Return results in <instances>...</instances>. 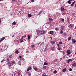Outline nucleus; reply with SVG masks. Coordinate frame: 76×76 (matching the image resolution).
I'll return each mask as SVG.
<instances>
[{"instance_id":"obj_3","label":"nucleus","mask_w":76,"mask_h":76,"mask_svg":"<svg viewBox=\"0 0 76 76\" xmlns=\"http://www.w3.org/2000/svg\"><path fill=\"white\" fill-rule=\"evenodd\" d=\"M67 54L66 55H69L70 54H71V53L70 52V50H67Z\"/></svg>"},{"instance_id":"obj_40","label":"nucleus","mask_w":76,"mask_h":76,"mask_svg":"<svg viewBox=\"0 0 76 76\" xmlns=\"http://www.w3.org/2000/svg\"><path fill=\"white\" fill-rule=\"evenodd\" d=\"M20 42H23V40H22V39H20Z\"/></svg>"},{"instance_id":"obj_44","label":"nucleus","mask_w":76,"mask_h":76,"mask_svg":"<svg viewBox=\"0 0 76 76\" xmlns=\"http://www.w3.org/2000/svg\"><path fill=\"white\" fill-rule=\"evenodd\" d=\"M69 71H72V68H70L69 69Z\"/></svg>"},{"instance_id":"obj_38","label":"nucleus","mask_w":76,"mask_h":76,"mask_svg":"<svg viewBox=\"0 0 76 76\" xmlns=\"http://www.w3.org/2000/svg\"><path fill=\"white\" fill-rule=\"evenodd\" d=\"M72 16H74V15H75V13H72Z\"/></svg>"},{"instance_id":"obj_35","label":"nucleus","mask_w":76,"mask_h":76,"mask_svg":"<svg viewBox=\"0 0 76 76\" xmlns=\"http://www.w3.org/2000/svg\"><path fill=\"white\" fill-rule=\"evenodd\" d=\"M61 49V48H60V47H59L58 48V50H60Z\"/></svg>"},{"instance_id":"obj_18","label":"nucleus","mask_w":76,"mask_h":76,"mask_svg":"<svg viewBox=\"0 0 76 76\" xmlns=\"http://www.w3.org/2000/svg\"><path fill=\"white\" fill-rule=\"evenodd\" d=\"M50 34H51L52 35V34H54V32H53V31H50L49 32Z\"/></svg>"},{"instance_id":"obj_12","label":"nucleus","mask_w":76,"mask_h":76,"mask_svg":"<svg viewBox=\"0 0 76 76\" xmlns=\"http://www.w3.org/2000/svg\"><path fill=\"white\" fill-rule=\"evenodd\" d=\"M73 26V25L72 24H70V25L68 26V28H72Z\"/></svg>"},{"instance_id":"obj_22","label":"nucleus","mask_w":76,"mask_h":76,"mask_svg":"<svg viewBox=\"0 0 76 76\" xmlns=\"http://www.w3.org/2000/svg\"><path fill=\"white\" fill-rule=\"evenodd\" d=\"M18 63L19 65H21V61H20L18 62Z\"/></svg>"},{"instance_id":"obj_46","label":"nucleus","mask_w":76,"mask_h":76,"mask_svg":"<svg viewBox=\"0 0 76 76\" xmlns=\"http://www.w3.org/2000/svg\"><path fill=\"white\" fill-rule=\"evenodd\" d=\"M61 21L62 22H64V19H63L62 20H61Z\"/></svg>"},{"instance_id":"obj_10","label":"nucleus","mask_w":76,"mask_h":76,"mask_svg":"<svg viewBox=\"0 0 76 76\" xmlns=\"http://www.w3.org/2000/svg\"><path fill=\"white\" fill-rule=\"evenodd\" d=\"M32 69V67H29L27 69V71H29V70H31Z\"/></svg>"},{"instance_id":"obj_48","label":"nucleus","mask_w":76,"mask_h":76,"mask_svg":"<svg viewBox=\"0 0 76 76\" xmlns=\"http://www.w3.org/2000/svg\"><path fill=\"white\" fill-rule=\"evenodd\" d=\"M28 76H31V73H28Z\"/></svg>"},{"instance_id":"obj_60","label":"nucleus","mask_w":76,"mask_h":76,"mask_svg":"<svg viewBox=\"0 0 76 76\" xmlns=\"http://www.w3.org/2000/svg\"><path fill=\"white\" fill-rule=\"evenodd\" d=\"M40 13H38V15H40Z\"/></svg>"},{"instance_id":"obj_43","label":"nucleus","mask_w":76,"mask_h":76,"mask_svg":"<svg viewBox=\"0 0 76 76\" xmlns=\"http://www.w3.org/2000/svg\"><path fill=\"white\" fill-rule=\"evenodd\" d=\"M68 3H69V4H71V2L70 1H68Z\"/></svg>"},{"instance_id":"obj_62","label":"nucleus","mask_w":76,"mask_h":76,"mask_svg":"<svg viewBox=\"0 0 76 76\" xmlns=\"http://www.w3.org/2000/svg\"><path fill=\"white\" fill-rule=\"evenodd\" d=\"M32 14H33V15H34V13L32 12Z\"/></svg>"},{"instance_id":"obj_20","label":"nucleus","mask_w":76,"mask_h":76,"mask_svg":"<svg viewBox=\"0 0 76 76\" xmlns=\"http://www.w3.org/2000/svg\"><path fill=\"white\" fill-rule=\"evenodd\" d=\"M66 71V68H64L62 70V72H64Z\"/></svg>"},{"instance_id":"obj_23","label":"nucleus","mask_w":76,"mask_h":76,"mask_svg":"<svg viewBox=\"0 0 76 76\" xmlns=\"http://www.w3.org/2000/svg\"><path fill=\"white\" fill-rule=\"evenodd\" d=\"M45 24L46 25H49L50 24V22L49 21H48Z\"/></svg>"},{"instance_id":"obj_27","label":"nucleus","mask_w":76,"mask_h":76,"mask_svg":"<svg viewBox=\"0 0 76 76\" xmlns=\"http://www.w3.org/2000/svg\"><path fill=\"white\" fill-rule=\"evenodd\" d=\"M13 25H16V22L15 21H14L13 23H12Z\"/></svg>"},{"instance_id":"obj_28","label":"nucleus","mask_w":76,"mask_h":76,"mask_svg":"<svg viewBox=\"0 0 76 76\" xmlns=\"http://www.w3.org/2000/svg\"><path fill=\"white\" fill-rule=\"evenodd\" d=\"M48 64L47 63V62H44V65H48Z\"/></svg>"},{"instance_id":"obj_15","label":"nucleus","mask_w":76,"mask_h":76,"mask_svg":"<svg viewBox=\"0 0 76 76\" xmlns=\"http://www.w3.org/2000/svg\"><path fill=\"white\" fill-rule=\"evenodd\" d=\"M49 20L50 21V22H52V21H53V19L51 18H49Z\"/></svg>"},{"instance_id":"obj_13","label":"nucleus","mask_w":76,"mask_h":76,"mask_svg":"<svg viewBox=\"0 0 76 76\" xmlns=\"http://www.w3.org/2000/svg\"><path fill=\"white\" fill-rule=\"evenodd\" d=\"M15 63V61H11V64H14Z\"/></svg>"},{"instance_id":"obj_26","label":"nucleus","mask_w":76,"mask_h":76,"mask_svg":"<svg viewBox=\"0 0 76 76\" xmlns=\"http://www.w3.org/2000/svg\"><path fill=\"white\" fill-rule=\"evenodd\" d=\"M15 53H16L17 54H18L19 53V51H18V50H16L15 52Z\"/></svg>"},{"instance_id":"obj_41","label":"nucleus","mask_w":76,"mask_h":76,"mask_svg":"<svg viewBox=\"0 0 76 76\" xmlns=\"http://www.w3.org/2000/svg\"><path fill=\"white\" fill-rule=\"evenodd\" d=\"M31 1L32 3H34V0H31Z\"/></svg>"},{"instance_id":"obj_17","label":"nucleus","mask_w":76,"mask_h":76,"mask_svg":"<svg viewBox=\"0 0 76 76\" xmlns=\"http://www.w3.org/2000/svg\"><path fill=\"white\" fill-rule=\"evenodd\" d=\"M59 29H60L58 27H56L55 28V30H56V31H58V30H59Z\"/></svg>"},{"instance_id":"obj_49","label":"nucleus","mask_w":76,"mask_h":76,"mask_svg":"<svg viewBox=\"0 0 76 76\" xmlns=\"http://www.w3.org/2000/svg\"><path fill=\"white\" fill-rule=\"evenodd\" d=\"M40 30H36V32H38Z\"/></svg>"},{"instance_id":"obj_45","label":"nucleus","mask_w":76,"mask_h":76,"mask_svg":"<svg viewBox=\"0 0 76 76\" xmlns=\"http://www.w3.org/2000/svg\"><path fill=\"white\" fill-rule=\"evenodd\" d=\"M22 60L23 61H24V60H25V59H24V58H22L20 60Z\"/></svg>"},{"instance_id":"obj_11","label":"nucleus","mask_w":76,"mask_h":76,"mask_svg":"<svg viewBox=\"0 0 76 76\" xmlns=\"http://www.w3.org/2000/svg\"><path fill=\"white\" fill-rule=\"evenodd\" d=\"M61 11H64V10H65V9L63 7H61Z\"/></svg>"},{"instance_id":"obj_52","label":"nucleus","mask_w":76,"mask_h":76,"mask_svg":"<svg viewBox=\"0 0 76 76\" xmlns=\"http://www.w3.org/2000/svg\"><path fill=\"white\" fill-rule=\"evenodd\" d=\"M12 66V65H11V64H10V65H8V66L9 67H10V66Z\"/></svg>"},{"instance_id":"obj_42","label":"nucleus","mask_w":76,"mask_h":76,"mask_svg":"<svg viewBox=\"0 0 76 76\" xmlns=\"http://www.w3.org/2000/svg\"><path fill=\"white\" fill-rule=\"evenodd\" d=\"M4 61V59H3L1 61V63H3V61Z\"/></svg>"},{"instance_id":"obj_34","label":"nucleus","mask_w":76,"mask_h":76,"mask_svg":"<svg viewBox=\"0 0 76 76\" xmlns=\"http://www.w3.org/2000/svg\"><path fill=\"white\" fill-rule=\"evenodd\" d=\"M10 64H11V63H10V62H8L7 63V65H9Z\"/></svg>"},{"instance_id":"obj_37","label":"nucleus","mask_w":76,"mask_h":76,"mask_svg":"<svg viewBox=\"0 0 76 76\" xmlns=\"http://www.w3.org/2000/svg\"><path fill=\"white\" fill-rule=\"evenodd\" d=\"M57 59H55L54 60V62H57Z\"/></svg>"},{"instance_id":"obj_7","label":"nucleus","mask_w":76,"mask_h":76,"mask_svg":"<svg viewBox=\"0 0 76 76\" xmlns=\"http://www.w3.org/2000/svg\"><path fill=\"white\" fill-rule=\"evenodd\" d=\"M55 48H56V47H55V46L52 47L51 48V50H52V51H54L55 50Z\"/></svg>"},{"instance_id":"obj_57","label":"nucleus","mask_w":76,"mask_h":76,"mask_svg":"<svg viewBox=\"0 0 76 76\" xmlns=\"http://www.w3.org/2000/svg\"><path fill=\"white\" fill-rule=\"evenodd\" d=\"M23 36H22V37H21V39H23Z\"/></svg>"},{"instance_id":"obj_5","label":"nucleus","mask_w":76,"mask_h":76,"mask_svg":"<svg viewBox=\"0 0 76 76\" xmlns=\"http://www.w3.org/2000/svg\"><path fill=\"white\" fill-rule=\"evenodd\" d=\"M76 66V63L75 62H74L72 63V67H75Z\"/></svg>"},{"instance_id":"obj_24","label":"nucleus","mask_w":76,"mask_h":76,"mask_svg":"<svg viewBox=\"0 0 76 76\" xmlns=\"http://www.w3.org/2000/svg\"><path fill=\"white\" fill-rule=\"evenodd\" d=\"M72 39V37H70L69 38H68V41H70V40H71V39Z\"/></svg>"},{"instance_id":"obj_64","label":"nucleus","mask_w":76,"mask_h":76,"mask_svg":"<svg viewBox=\"0 0 76 76\" xmlns=\"http://www.w3.org/2000/svg\"><path fill=\"white\" fill-rule=\"evenodd\" d=\"M75 7L76 8V5L75 6Z\"/></svg>"},{"instance_id":"obj_25","label":"nucleus","mask_w":76,"mask_h":76,"mask_svg":"<svg viewBox=\"0 0 76 76\" xmlns=\"http://www.w3.org/2000/svg\"><path fill=\"white\" fill-rule=\"evenodd\" d=\"M28 18H31V14H29L28 15Z\"/></svg>"},{"instance_id":"obj_33","label":"nucleus","mask_w":76,"mask_h":76,"mask_svg":"<svg viewBox=\"0 0 76 76\" xmlns=\"http://www.w3.org/2000/svg\"><path fill=\"white\" fill-rule=\"evenodd\" d=\"M62 43H63V42L61 41L59 42V44H62Z\"/></svg>"},{"instance_id":"obj_31","label":"nucleus","mask_w":76,"mask_h":76,"mask_svg":"<svg viewBox=\"0 0 76 76\" xmlns=\"http://www.w3.org/2000/svg\"><path fill=\"white\" fill-rule=\"evenodd\" d=\"M63 31L62 30H61L60 31V34H63Z\"/></svg>"},{"instance_id":"obj_50","label":"nucleus","mask_w":76,"mask_h":76,"mask_svg":"<svg viewBox=\"0 0 76 76\" xmlns=\"http://www.w3.org/2000/svg\"><path fill=\"white\" fill-rule=\"evenodd\" d=\"M57 45L58 47H59L60 46V45H59V44H57Z\"/></svg>"},{"instance_id":"obj_14","label":"nucleus","mask_w":76,"mask_h":76,"mask_svg":"<svg viewBox=\"0 0 76 76\" xmlns=\"http://www.w3.org/2000/svg\"><path fill=\"white\" fill-rule=\"evenodd\" d=\"M72 61V59H68L67 60V63H69L70 61Z\"/></svg>"},{"instance_id":"obj_56","label":"nucleus","mask_w":76,"mask_h":76,"mask_svg":"<svg viewBox=\"0 0 76 76\" xmlns=\"http://www.w3.org/2000/svg\"><path fill=\"white\" fill-rule=\"evenodd\" d=\"M22 58V56H19V58Z\"/></svg>"},{"instance_id":"obj_59","label":"nucleus","mask_w":76,"mask_h":76,"mask_svg":"<svg viewBox=\"0 0 76 76\" xmlns=\"http://www.w3.org/2000/svg\"><path fill=\"white\" fill-rule=\"evenodd\" d=\"M1 19L0 18V23H1Z\"/></svg>"},{"instance_id":"obj_39","label":"nucleus","mask_w":76,"mask_h":76,"mask_svg":"<svg viewBox=\"0 0 76 76\" xmlns=\"http://www.w3.org/2000/svg\"><path fill=\"white\" fill-rule=\"evenodd\" d=\"M42 76H47V75H44V74H42Z\"/></svg>"},{"instance_id":"obj_16","label":"nucleus","mask_w":76,"mask_h":76,"mask_svg":"<svg viewBox=\"0 0 76 76\" xmlns=\"http://www.w3.org/2000/svg\"><path fill=\"white\" fill-rule=\"evenodd\" d=\"M75 1L72 3V4L71 5V6H73V5H74V4H75Z\"/></svg>"},{"instance_id":"obj_32","label":"nucleus","mask_w":76,"mask_h":76,"mask_svg":"<svg viewBox=\"0 0 76 76\" xmlns=\"http://www.w3.org/2000/svg\"><path fill=\"white\" fill-rule=\"evenodd\" d=\"M34 47H35V45H31V48H34Z\"/></svg>"},{"instance_id":"obj_4","label":"nucleus","mask_w":76,"mask_h":76,"mask_svg":"<svg viewBox=\"0 0 76 76\" xmlns=\"http://www.w3.org/2000/svg\"><path fill=\"white\" fill-rule=\"evenodd\" d=\"M50 44H51L52 45H54V44H55V41H51L50 42Z\"/></svg>"},{"instance_id":"obj_36","label":"nucleus","mask_w":76,"mask_h":76,"mask_svg":"<svg viewBox=\"0 0 76 76\" xmlns=\"http://www.w3.org/2000/svg\"><path fill=\"white\" fill-rule=\"evenodd\" d=\"M6 60V61H9V60H9V58H7V59Z\"/></svg>"},{"instance_id":"obj_8","label":"nucleus","mask_w":76,"mask_h":76,"mask_svg":"<svg viewBox=\"0 0 76 76\" xmlns=\"http://www.w3.org/2000/svg\"><path fill=\"white\" fill-rule=\"evenodd\" d=\"M5 38H6V37H4L2 38L1 39V40H0V42H1V41H3L4 39H5Z\"/></svg>"},{"instance_id":"obj_63","label":"nucleus","mask_w":76,"mask_h":76,"mask_svg":"<svg viewBox=\"0 0 76 76\" xmlns=\"http://www.w3.org/2000/svg\"><path fill=\"white\" fill-rule=\"evenodd\" d=\"M12 37L13 38V37H14V35L12 36Z\"/></svg>"},{"instance_id":"obj_1","label":"nucleus","mask_w":76,"mask_h":76,"mask_svg":"<svg viewBox=\"0 0 76 76\" xmlns=\"http://www.w3.org/2000/svg\"><path fill=\"white\" fill-rule=\"evenodd\" d=\"M72 43H73V44H74V43H76V40L74 39H72Z\"/></svg>"},{"instance_id":"obj_21","label":"nucleus","mask_w":76,"mask_h":76,"mask_svg":"<svg viewBox=\"0 0 76 76\" xmlns=\"http://www.w3.org/2000/svg\"><path fill=\"white\" fill-rule=\"evenodd\" d=\"M12 55L11 54H10L9 55L8 58H10L11 57H12Z\"/></svg>"},{"instance_id":"obj_51","label":"nucleus","mask_w":76,"mask_h":76,"mask_svg":"<svg viewBox=\"0 0 76 76\" xmlns=\"http://www.w3.org/2000/svg\"><path fill=\"white\" fill-rule=\"evenodd\" d=\"M34 69L35 70H37V68H34Z\"/></svg>"},{"instance_id":"obj_47","label":"nucleus","mask_w":76,"mask_h":76,"mask_svg":"<svg viewBox=\"0 0 76 76\" xmlns=\"http://www.w3.org/2000/svg\"><path fill=\"white\" fill-rule=\"evenodd\" d=\"M62 15H63V16H64V15H65V13L63 12L62 14Z\"/></svg>"},{"instance_id":"obj_6","label":"nucleus","mask_w":76,"mask_h":76,"mask_svg":"<svg viewBox=\"0 0 76 76\" xmlns=\"http://www.w3.org/2000/svg\"><path fill=\"white\" fill-rule=\"evenodd\" d=\"M61 28L63 31L64 29V28H65V27L64 26H63V25H62L61 26Z\"/></svg>"},{"instance_id":"obj_30","label":"nucleus","mask_w":76,"mask_h":76,"mask_svg":"<svg viewBox=\"0 0 76 76\" xmlns=\"http://www.w3.org/2000/svg\"><path fill=\"white\" fill-rule=\"evenodd\" d=\"M30 38H31V36H29V35H28V39H29H29H30Z\"/></svg>"},{"instance_id":"obj_19","label":"nucleus","mask_w":76,"mask_h":76,"mask_svg":"<svg viewBox=\"0 0 76 76\" xmlns=\"http://www.w3.org/2000/svg\"><path fill=\"white\" fill-rule=\"evenodd\" d=\"M40 32H41V31H39L37 32V35H39V34H41V33Z\"/></svg>"},{"instance_id":"obj_61","label":"nucleus","mask_w":76,"mask_h":76,"mask_svg":"<svg viewBox=\"0 0 76 76\" xmlns=\"http://www.w3.org/2000/svg\"><path fill=\"white\" fill-rule=\"evenodd\" d=\"M15 0H12V1H13H13H15Z\"/></svg>"},{"instance_id":"obj_9","label":"nucleus","mask_w":76,"mask_h":76,"mask_svg":"<svg viewBox=\"0 0 76 76\" xmlns=\"http://www.w3.org/2000/svg\"><path fill=\"white\" fill-rule=\"evenodd\" d=\"M18 5H20V4L22 3V2L20 0H18Z\"/></svg>"},{"instance_id":"obj_29","label":"nucleus","mask_w":76,"mask_h":76,"mask_svg":"<svg viewBox=\"0 0 76 76\" xmlns=\"http://www.w3.org/2000/svg\"><path fill=\"white\" fill-rule=\"evenodd\" d=\"M54 73H55V74H57V70H55L54 71Z\"/></svg>"},{"instance_id":"obj_55","label":"nucleus","mask_w":76,"mask_h":76,"mask_svg":"<svg viewBox=\"0 0 76 76\" xmlns=\"http://www.w3.org/2000/svg\"><path fill=\"white\" fill-rule=\"evenodd\" d=\"M42 11H40V12H39V13H40V14H41V13H42Z\"/></svg>"},{"instance_id":"obj_58","label":"nucleus","mask_w":76,"mask_h":76,"mask_svg":"<svg viewBox=\"0 0 76 76\" xmlns=\"http://www.w3.org/2000/svg\"><path fill=\"white\" fill-rule=\"evenodd\" d=\"M46 50H44V53H45V52H46Z\"/></svg>"},{"instance_id":"obj_54","label":"nucleus","mask_w":76,"mask_h":76,"mask_svg":"<svg viewBox=\"0 0 76 76\" xmlns=\"http://www.w3.org/2000/svg\"><path fill=\"white\" fill-rule=\"evenodd\" d=\"M23 38H25V37H26V35H25L24 36H23Z\"/></svg>"},{"instance_id":"obj_2","label":"nucleus","mask_w":76,"mask_h":76,"mask_svg":"<svg viewBox=\"0 0 76 76\" xmlns=\"http://www.w3.org/2000/svg\"><path fill=\"white\" fill-rule=\"evenodd\" d=\"M46 32L44 30H42L41 31V35H44L45 33Z\"/></svg>"},{"instance_id":"obj_53","label":"nucleus","mask_w":76,"mask_h":76,"mask_svg":"<svg viewBox=\"0 0 76 76\" xmlns=\"http://www.w3.org/2000/svg\"><path fill=\"white\" fill-rule=\"evenodd\" d=\"M26 38H24L23 39V40H24V41H26Z\"/></svg>"}]
</instances>
